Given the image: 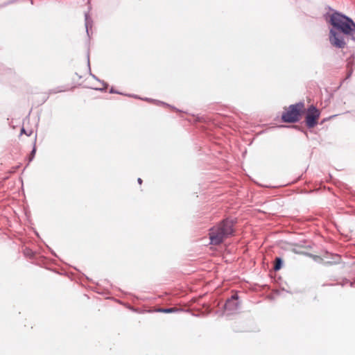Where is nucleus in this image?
I'll return each mask as SVG.
<instances>
[{
  "instance_id": "obj_1",
  "label": "nucleus",
  "mask_w": 355,
  "mask_h": 355,
  "mask_svg": "<svg viewBox=\"0 0 355 355\" xmlns=\"http://www.w3.org/2000/svg\"><path fill=\"white\" fill-rule=\"evenodd\" d=\"M329 23L346 35L355 36V23L345 15L335 12L329 15Z\"/></svg>"
},
{
  "instance_id": "obj_2",
  "label": "nucleus",
  "mask_w": 355,
  "mask_h": 355,
  "mask_svg": "<svg viewBox=\"0 0 355 355\" xmlns=\"http://www.w3.org/2000/svg\"><path fill=\"white\" fill-rule=\"evenodd\" d=\"M233 234V221L224 220L218 225L212 227L209 231L210 243L218 245L225 239Z\"/></svg>"
},
{
  "instance_id": "obj_3",
  "label": "nucleus",
  "mask_w": 355,
  "mask_h": 355,
  "mask_svg": "<svg viewBox=\"0 0 355 355\" xmlns=\"http://www.w3.org/2000/svg\"><path fill=\"white\" fill-rule=\"evenodd\" d=\"M304 110V104L302 103L290 105L282 115L283 121L286 123H294L300 119L301 114Z\"/></svg>"
},
{
  "instance_id": "obj_4",
  "label": "nucleus",
  "mask_w": 355,
  "mask_h": 355,
  "mask_svg": "<svg viewBox=\"0 0 355 355\" xmlns=\"http://www.w3.org/2000/svg\"><path fill=\"white\" fill-rule=\"evenodd\" d=\"M320 112L315 106L311 105L307 110L305 122L308 128H311L318 124Z\"/></svg>"
},
{
  "instance_id": "obj_5",
  "label": "nucleus",
  "mask_w": 355,
  "mask_h": 355,
  "mask_svg": "<svg viewBox=\"0 0 355 355\" xmlns=\"http://www.w3.org/2000/svg\"><path fill=\"white\" fill-rule=\"evenodd\" d=\"M329 41L333 46L337 48L343 49L345 46V42L343 37L338 34L335 29H331L329 31Z\"/></svg>"
},
{
  "instance_id": "obj_6",
  "label": "nucleus",
  "mask_w": 355,
  "mask_h": 355,
  "mask_svg": "<svg viewBox=\"0 0 355 355\" xmlns=\"http://www.w3.org/2000/svg\"><path fill=\"white\" fill-rule=\"evenodd\" d=\"M282 266V260L280 257H276L275 259V264L273 269L275 271L279 270Z\"/></svg>"
},
{
  "instance_id": "obj_7",
  "label": "nucleus",
  "mask_w": 355,
  "mask_h": 355,
  "mask_svg": "<svg viewBox=\"0 0 355 355\" xmlns=\"http://www.w3.org/2000/svg\"><path fill=\"white\" fill-rule=\"evenodd\" d=\"M158 312L164 313H173L175 311V309L174 308H169V309H159L157 310Z\"/></svg>"
},
{
  "instance_id": "obj_8",
  "label": "nucleus",
  "mask_w": 355,
  "mask_h": 355,
  "mask_svg": "<svg viewBox=\"0 0 355 355\" xmlns=\"http://www.w3.org/2000/svg\"><path fill=\"white\" fill-rule=\"evenodd\" d=\"M238 299V296L236 294H234L232 296L231 299L228 300L226 302V304L225 306L227 307L229 306H230V304L232 303V301L234 300H236Z\"/></svg>"
},
{
  "instance_id": "obj_9",
  "label": "nucleus",
  "mask_w": 355,
  "mask_h": 355,
  "mask_svg": "<svg viewBox=\"0 0 355 355\" xmlns=\"http://www.w3.org/2000/svg\"><path fill=\"white\" fill-rule=\"evenodd\" d=\"M35 153V148H34L31 153L30 161L33 159Z\"/></svg>"
},
{
  "instance_id": "obj_10",
  "label": "nucleus",
  "mask_w": 355,
  "mask_h": 355,
  "mask_svg": "<svg viewBox=\"0 0 355 355\" xmlns=\"http://www.w3.org/2000/svg\"><path fill=\"white\" fill-rule=\"evenodd\" d=\"M21 133H24L26 135L30 136L31 135L32 132L31 131L29 133H27L26 132L25 129L24 128H22L21 130Z\"/></svg>"
},
{
  "instance_id": "obj_11",
  "label": "nucleus",
  "mask_w": 355,
  "mask_h": 355,
  "mask_svg": "<svg viewBox=\"0 0 355 355\" xmlns=\"http://www.w3.org/2000/svg\"><path fill=\"white\" fill-rule=\"evenodd\" d=\"M137 181H138V183H139V184H142V182H143V181H142V180H141V178H138Z\"/></svg>"
}]
</instances>
